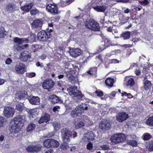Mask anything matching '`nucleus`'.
I'll use <instances>...</instances> for the list:
<instances>
[{
  "instance_id": "f257e3e1",
  "label": "nucleus",
  "mask_w": 153,
  "mask_h": 153,
  "mask_svg": "<svg viewBox=\"0 0 153 153\" xmlns=\"http://www.w3.org/2000/svg\"><path fill=\"white\" fill-rule=\"evenodd\" d=\"M26 120L25 115H19L15 117L9 124L10 133L16 134L18 132L23 126Z\"/></svg>"
},
{
  "instance_id": "f03ea898",
  "label": "nucleus",
  "mask_w": 153,
  "mask_h": 153,
  "mask_svg": "<svg viewBox=\"0 0 153 153\" xmlns=\"http://www.w3.org/2000/svg\"><path fill=\"white\" fill-rule=\"evenodd\" d=\"M126 139V136L123 133H117L112 136L111 138V142L115 144L123 142Z\"/></svg>"
},
{
  "instance_id": "7ed1b4c3",
  "label": "nucleus",
  "mask_w": 153,
  "mask_h": 153,
  "mask_svg": "<svg viewBox=\"0 0 153 153\" xmlns=\"http://www.w3.org/2000/svg\"><path fill=\"white\" fill-rule=\"evenodd\" d=\"M61 132L63 142L65 143L69 142L72 134L69 129L64 128L62 129Z\"/></svg>"
},
{
  "instance_id": "20e7f679",
  "label": "nucleus",
  "mask_w": 153,
  "mask_h": 153,
  "mask_svg": "<svg viewBox=\"0 0 153 153\" xmlns=\"http://www.w3.org/2000/svg\"><path fill=\"white\" fill-rule=\"evenodd\" d=\"M85 25L88 28L95 31H99L100 29L99 24L93 19H90L86 22Z\"/></svg>"
},
{
  "instance_id": "39448f33",
  "label": "nucleus",
  "mask_w": 153,
  "mask_h": 153,
  "mask_svg": "<svg viewBox=\"0 0 153 153\" xmlns=\"http://www.w3.org/2000/svg\"><path fill=\"white\" fill-rule=\"evenodd\" d=\"M84 112V106L82 105H79L73 109L71 113V116L76 117L80 116Z\"/></svg>"
},
{
  "instance_id": "423d86ee",
  "label": "nucleus",
  "mask_w": 153,
  "mask_h": 153,
  "mask_svg": "<svg viewBox=\"0 0 153 153\" xmlns=\"http://www.w3.org/2000/svg\"><path fill=\"white\" fill-rule=\"evenodd\" d=\"M51 36V33L49 32H45L43 30L38 33L37 34V39L40 41H45L47 40Z\"/></svg>"
},
{
  "instance_id": "0eeeda50",
  "label": "nucleus",
  "mask_w": 153,
  "mask_h": 153,
  "mask_svg": "<svg viewBox=\"0 0 153 153\" xmlns=\"http://www.w3.org/2000/svg\"><path fill=\"white\" fill-rule=\"evenodd\" d=\"M69 94L73 97H82L83 95L81 94V92L76 87H71L67 89Z\"/></svg>"
},
{
  "instance_id": "6e6552de",
  "label": "nucleus",
  "mask_w": 153,
  "mask_h": 153,
  "mask_svg": "<svg viewBox=\"0 0 153 153\" xmlns=\"http://www.w3.org/2000/svg\"><path fill=\"white\" fill-rule=\"evenodd\" d=\"M26 67L25 65L19 62L15 66V70L17 74H23L26 71Z\"/></svg>"
},
{
  "instance_id": "1a4fd4ad",
  "label": "nucleus",
  "mask_w": 153,
  "mask_h": 153,
  "mask_svg": "<svg viewBox=\"0 0 153 153\" xmlns=\"http://www.w3.org/2000/svg\"><path fill=\"white\" fill-rule=\"evenodd\" d=\"M14 113V110L11 107L8 106L4 108L3 115L7 117H11L13 116Z\"/></svg>"
},
{
  "instance_id": "9d476101",
  "label": "nucleus",
  "mask_w": 153,
  "mask_h": 153,
  "mask_svg": "<svg viewBox=\"0 0 153 153\" xmlns=\"http://www.w3.org/2000/svg\"><path fill=\"white\" fill-rule=\"evenodd\" d=\"M111 125V123L107 120H102L99 124L100 128L104 131L108 129Z\"/></svg>"
},
{
  "instance_id": "9b49d317",
  "label": "nucleus",
  "mask_w": 153,
  "mask_h": 153,
  "mask_svg": "<svg viewBox=\"0 0 153 153\" xmlns=\"http://www.w3.org/2000/svg\"><path fill=\"white\" fill-rule=\"evenodd\" d=\"M42 147L40 145H30L26 148V149L27 152H37L41 150Z\"/></svg>"
},
{
  "instance_id": "f8f14e48",
  "label": "nucleus",
  "mask_w": 153,
  "mask_h": 153,
  "mask_svg": "<svg viewBox=\"0 0 153 153\" xmlns=\"http://www.w3.org/2000/svg\"><path fill=\"white\" fill-rule=\"evenodd\" d=\"M54 84V82L51 79H48L45 80L42 84L43 88L47 90L52 88Z\"/></svg>"
},
{
  "instance_id": "ddd939ff",
  "label": "nucleus",
  "mask_w": 153,
  "mask_h": 153,
  "mask_svg": "<svg viewBox=\"0 0 153 153\" xmlns=\"http://www.w3.org/2000/svg\"><path fill=\"white\" fill-rule=\"evenodd\" d=\"M31 53L27 51H22L20 53V59L23 61H26L31 58Z\"/></svg>"
},
{
  "instance_id": "4468645a",
  "label": "nucleus",
  "mask_w": 153,
  "mask_h": 153,
  "mask_svg": "<svg viewBox=\"0 0 153 153\" xmlns=\"http://www.w3.org/2000/svg\"><path fill=\"white\" fill-rule=\"evenodd\" d=\"M128 117V114L125 112L119 113L116 116L117 120L120 122H123Z\"/></svg>"
},
{
  "instance_id": "2eb2a0df",
  "label": "nucleus",
  "mask_w": 153,
  "mask_h": 153,
  "mask_svg": "<svg viewBox=\"0 0 153 153\" xmlns=\"http://www.w3.org/2000/svg\"><path fill=\"white\" fill-rule=\"evenodd\" d=\"M48 12L52 13L57 14L58 13L57 8L55 4H49L46 6Z\"/></svg>"
},
{
  "instance_id": "dca6fc26",
  "label": "nucleus",
  "mask_w": 153,
  "mask_h": 153,
  "mask_svg": "<svg viewBox=\"0 0 153 153\" xmlns=\"http://www.w3.org/2000/svg\"><path fill=\"white\" fill-rule=\"evenodd\" d=\"M16 97L20 100L25 99L27 98L28 95L27 91H22L18 92L16 94Z\"/></svg>"
},
{
  "instance_id": "f3484780",
  "label": "nucleus",
  "mask_w": 153,
  "mask_h": 153,
  "mask_svg": "<svg viewBox=\"0 0 153 153\" xmlns=\"http://www.w3.org/2000/svg\"><path fill=\"white\" fill-rule=\"evenodd\" d=\"M28 100L31 104L39 105L40 104V99L38 97L32 96L29 98Z\"/></svg>"
},
{
  "instance_id": "a211bd4d",
  "label": "nucleus",
  "mask_w": 153,
  "mask_h": 153,
  "mask_svg": "<svg viewBox=\"0 0 153 153\" xmlns=\"http://www.w3.org/2000/svg\"><path fill=\"white\" fill-rule=\"evenodd\" d=\"M17 43V44L14 45L13 47L14 51H22V50L25 49L28 46V45L27 44H25L23 45L21 43Z\"/></svg>"
},
{
  "instance_id": "6ab92c4d",
  "label": "nucleus",
  "mask_w": 153,
  "mask_h": 153,
  "mask_svg": "<svg viewBox=\"0 0 153 153\" xmlns=\"http://www.w3.org/2000/svg\"><path fill=\"white\" fill-rule=\"evenodd\" d=\"M81 50L78 48L73 49L70 50V53L71 56L74 57H76L81 54Z\"/></svg>"
},
{
  "instance_id": "aec40b11",
  "label": "nucleus",
  "mask_w": 153,
  "mask_h": 153,
  "mask_svg": "<svg viewBox=\"0 0 153 153\" xmlns=\"http://www.w3.org/2000/svg\"><path fill=\"white\" fill-rule=\"evenodd\" d=\"M13 41L15 43H20L22 45L23 43H28L29 41V40L26 38H19L16 37L13 39Z\"/></svg>"
},
{
  "instance_id": "412c9836",
  "label": "nucleus",
  "mask_w": 153,
  "mask_h": 153,
  "mask_svg": "<svg viewBox=\"0 0 153 153\" xmlns=\"http://www.w3.org/2000/svg\"><path fill=\"white\" fill-rule=\"evenodd\" d=\"M50 115L47 114H45L44 115L42 116L39 121L40 124L43 123H46L48 122L50 120Z\"/></svg>"
},
{
  "instance_id": "4be33fe9",
  "label": "nucleus",
  "mask_w": 153,
  "mask_h": 153,
  "mask_svg": "<svg viewBox=\"0 0 153 153\" xmlns=\"http://www.w3.org/2000/svg\"><path fill=\"white\" fill-rule=\"evenodd\" d=\"M111 42L108 39H106L105 42L102 41L101 42L102 45L100 46L101 49V51H102L105 49L106 48L109 46L110 45H112L111 44Z\"/></svg>"
},
{
  "instance_id": "5701e85b",
  "label": "nucleus",
  "mask_w": 153,
  "mask_h": 153,
  "mask_svg": "<svg viewBox=\"0 0 153 153\" xmlns=\"http://www.w3.org/2000/svg\"><path fill=\"white\" fill-rule=\"evenodd\" d=\"M49 100L52 103H55L58 102H62V101L55 95H52L50 96Z\"/></svg>"
},
{
  "instance_id": "b1692460",
  "label": "nucleus",
  "mask_w": 153,
  "mask_h": 153,
  "mask_svg": "<svg viewBox=\"0 0 153 153\" xmlns=\"http://www.w3.org/2000/svg\"><path fill=\"white\" fill-rule=\"evenodd\" d=\"M32 25L33 27H36L39 30L41 28L42 25V22L39 19L35 20L33 22Z\"/></svg>"
},
{
  "instance_id": "393cba45",
  "label": "nucleus",
  "mask_w": 153,
  "mask_h": 153,
  "mask_svg": "<svg viewBox=\"0 0 153 153\" xmlns=\"http://www.w3.org/2000/svg\"><path fill=\"white\" fill-rule=\"evenodd\" d=\"M33 6V4L30 2L22 6L21 8L23 11L28 12Z\"/></svg>"
},
{
  "instance_id": "a878e982",
  "label": "nucleus",
  "mask_w": 153,
  "mask_h": 153,
  "mask_svg": "<svg viewBox=\"0 0 153 153\" xmlns=\"http://www.w3.org/2000/svg\"><path fill=\"white\" fill-rule=\"evenodd\" d=\"M143 88L145 91H147L151 88L152 84L150 81L145 80L143 82Z\"/></svg>"
},
{
  "instance_id": "bb28decb",
  "label": "nucleus",
  "mask_w": 153,
  "mask_h": 153,
  "mask_svg": "<svg viewBox=\"0 0 153 153\" xmlns=\"http://www.w3.org/2000/svg\"><path fill=\"white\" fill-rule=\"evenodd\" d=\"M16 6L13 3L8 4L6 6L7 11L9 13H12L14 11Z\"/></svg>"
},
{
  "instance_id": "cd10ccee",
  "label": "nucleus",
  "mask_w": 153,
  "mask_h": 153,
  "mask_svg": "<svg viewBox=\"0 0 153 153\" xmlns=\"http://www.w3.org/2000/svg\"><path fill=\"white\" fill-rule=\"evenodd\" d=\"M114 82V79L109 78H108L105 81V83L106 85L107 86H110V87H112Z\"/></svg>"
},
{
  "instance_id": "c85d7f7f",
  "label": "nucleus",
  "mask_w": 153,
  "mask_h": 153,
  "mask_svg": "<svg viewBox=\"0 0 153 153\" xmlns=\"http://www.w3.org/2000/svg\"><path fill=\"white\" fill-rule=\"evenodd\" d=\"M51 148L57 147L59 145V143L56 140L51 139Z\"/></svg>"
},
{
  "instance_id": "c756f323",
  "label": "nucleus",
  "mask_w": 153,
  "mask_h": 153,
  "mask_svg": "<svg viewBox=\"0 0 153 153\" xmlns=\"http://www.w3.org/2000/svg\"><path fill=\"white\" fill-rule=\"evenodd\" d=\"M94 9L98 12H104L106 9V7L105 6H97L95 7Z\"/></svg>"
},
{
  "instance_id": "7c9ffc66",
  "label": "nucleus",
  "mask_w": 153,
  "mask_h": 153,
  "mask_svg": "<svg viewBox=\"0 0 153 153\" xmlns=\"http://www.w3.org/2000/svg\"><path fill=\"white\" fill-rule=\"evenodd\" d=\"M66 77L68 79V80L70 81L71 83H74V81L73 79L74 77L69 72H67L65 75Z\"/></svg>"
},
{
  "instance_id": "2f4dec72",
  "label": "nucleus",
  "mask_w": 153,
  "mask_h": 153,
  "mask_svg": "<svg viewBox=\"0 0 153 153\" xmlns=\"http://www.w3.org/2000/svg\"><path fill=\"white\" fill-rule=\"evenodd\" d=\"M135 84V82L134 79L132 78H131L128 80L126 85L127 86H130V87H132Z\"/></svg>"
},
{
  "instance_id": "473e14b6",
  "label": "nucleus",
  "mask_w": 153,
  "mask_h": 153,
  "mask_svg": "<svg viewBox=\"0 0 153 153\" xmlns=\"http://www.w3.org/2000/svg\"><path fill=\"white\" fill-rule=\"evenodd\" d=\"M130 36V33L128 31L125 32L121 34L120 37H123L124 39H128Z\"/></svg>"
},
{
  "instance_id": "72a5a7b5",
  "label": "nucleus",
  "mask_w": 153,
  "mask_h": 153,
  "mask_svg": "<svg viewBox=\"0 0 153 153\" xmlns=\"http://www.w3.org/2000/svg\"><path fill=\"white\" fill-rule=\"evenodd\" d=\"M87 134L88 135L89 140L90 142L92 141L95 140V135L92 132H88Z\"/></svg>"
},
{
  "instance_id": "f704fd0d",
  "label": "nucleus",
  "mask_w": 153,
  "mask_h": 153,
  "mask_svg": "<svg viewBox=\"0 0 153 153\" xmlns=\"http://www.w3.org/2000/svg\"><path fill=\"white\" fill-rule=\"evenodd\" d=\"M81 141L82 143L87 142V141H88L89 142H90L87 133H86L84 134V136L81 139Z\"/></svg>"
},
{
  "instance_id": "c9c22d12",
  "label": "nucleus",
  "mask_w": 153,
  "mask_h": 153,
  "mask_svg": "<svg viewBox=\"0 0 153 153\" xmlns=\"http://www.w3.org/2000/svg\"><path fill=\"white\" fill-rule=\"evenodd\" d=\"M146 123L151 126H153V117H151L146 120Z\"/></svg>"
},
{
  "instance_id": "e433bc0d",
  "label": "nucleus",
  "mask_w": 153,
  "mask_h": 153,
  "mask_svg": "<svg viewBox=\"0 0 153 153\" xmlns=\"http://www.w3.org/2000/svg\"><path fill=\"white\" fill-rule=\"evenodd\" d=\"M35 127V125L33 123H31L28 125L27 130L28 131H30L33 130Z\"/></svg>"
},
{
  "instance_id": "4c0bfd02",
  "label": "nucleus",
  "mask_w": 153,
  "mask_h": 153,
  "mask_svg": "<svg viewBox=\"0 0 153 153\" xmlns=\"http://www.w3.org/2000/svg\"><path fill=\"white\" fill-rule=\"evenodd\" d=\"M51 139H48L45 140L44 142V145L45 147L49 148L51 146Z\"/></svg>"
},
{
  "instance_id": "58836bf2",
  "label": "nucleus",
  "mask_w": 153,
  "mask_h": 153,
  "mask_svg": "<svg viewBox=\"0 0 153 153\" xmlns=\"http://www.w3.org/2000/svg\"><path fill=\"white\" fill-rule=\"evenodd\" d=\"M53 126L54 127V130L55 131H57L59 130L60 127V125L57 122H53Z\"/></svg>"
},
{
  "instance_id": "ea45409f",
  "label": "nucleus",
  "mask_w": 153,
  "mask_h": 153,
  "mask_svg": "<svg viewBox=\"0 0 153 153\" xmlns=\"http://www.w3.org/2000/svg\"><path fill=\"white\" fill-rule=\"evenodd\" d=\"M5 31L4 28L1 27H0V37L2 38L4 37L6 35V34L5 33Z\"/></svg>"
},
{
  "instance_id": "a19ab883",
  "label": "nucleus",
  "mask_w": 153,
  "mask_h": 153,
  "mask_svg": "<svg viewBox=\"0 0 153 153\" xmlns=\"http://www.w3.org/2000/svg\"><path fill=\"white\" fill-rule=\"evenodd\" d=\"M85 125L84 123L82 121L77 122L75 124V127L76 129H78L84 126Z\"/></svg>"
},
{
  "instance_id": "79ce46f5",
  "label": "nucleus",
  "mask_w": 153,
  "mask_h": 153,
  "mask_svg": "<svg viewBox=\"0 0 153 153\" xmlns=\"http://www.w3.org/2000/svg\"><path fill=\"white\" fill-rule=\"evenodd\" d=\"M143 139L145 140H148L152 137V136L148 133H146L143 135Z\"/></svg>"
},
{
  "instance_id": "37998d69",
  "label": "nucleus",
  "mask_w": 153,
  "mask_h": 153,
  "mask_svg": "<svg viewBox=\"0 0 153 153\" xmlns=\"http://www.w3.org/2000/svg\"><path fill=\"white\" fill-rule=\"evenodd\" d=\"M38 13V10L36 8H33L30 11V13L32 15L37 14Z\"/></svg>"
},
{
  "instance_id": "c03bdc74",
  "label": "nucleus",
  "mask_w": 153,
  "mask_h": 153,
  "mask_svg": "<svg viewBox=\"0 0 153 153\" xmlns=\"http://www.w3.org/2000/svg\"><path fill=\"white\" fill-rule=\"evenodd\" d=\"M127 143L132 146H136L137 144L136 141L134 140H128Z\"/></svg>"
},
{
  "instance_id": "a18cd8bd",
  "label": "nucleus",
  "mask_w": 153,
  "mask_h": 153,
  "mask_svg": "<svg viewBox=\"0 0 153 153\" xmlns=\"http://www.w3.org/2000/svg\"><path fill=\"white\" fill-rule=\"evenodd\" d=\"M93 148V146L91 142H89V143L87 145V149L89 150H91Z\"/></svg>"
},
{
  "instance_id": "49530a36",
  "label": "nucleus",
  "mask_w": 153,
  "mask_h": 153,
  "mask_svg": "<svg viewBox=\"0 0 153 153\" xmlns=\"http://www.w3.org/2000/svg\"><path fill=\"white\" fill-rule=\"evenodd\" d=\"M122 96H125L128 97V98H132L133 96L130 94H127L126 92H124L121 93Z\"/></svg>"
},
{
  "instance_id": "de8ad7c7",
  "label": "nucleus",
  "mask_w": 153,
  "mask_h": 153,
  "mask_svg": "<svg viewBox=\"0 0 153 153\" xmlns=\"http://www.w3.org/2000/svg\"><path fill=\"white\" fill-rule=\"evenodd\" d=\"M16 109L17 111H21L23 109V107L22 106V105L19 104H18L16 105Z\"/></svg>"
},
{
  "instance_id": "09e8293b",
  "label": "nucleus",
  "mask_w": 153,
  "mask_h": 153,
  "mask_svg": "<svg viewBox=\"0 0 153 153\" xmlns=\"http://www.w3.org/2000/svg\"><path fill=\"white\" fill-rule=\"evenodd\" d=\"M65 82H63L62 81H59L57 82V84L58 86L60 87H62L65 85Z\"/></svg>"
},
{
  "instance_id": "8fccbe9b",
  "label": "nucleus",
  "mask_w": 153,
  "mask_h": 153,
  "mask_svg": "<svg viewBox=\"0 0 153 153\" xmlns=\"http://www.w3.org/2000/svg\"><path fill=\"white\" fill-rule=\"evenodd\" d=\"M4 120L3 117H0V128L2 127L4 125Z\"/></svg>"
},
{
  "instance_id": "3c124183",
  "label": "nucleus",
  "mask_w": 153,
  "mask_h": 153,
  "mask_svg": "<svg viewBox=\"0 0 153 153\" xmlns=\"http://www.w3.org/2000/svg\"><path fill=\"white\" fill-rule=\"evenodd\" d=\"M117 92L113 91L111 94H108V96L110 98H112L114 97L115 96Z\"/></svg>"
},
{
  "instance_id": "603ef678",
  "label": "nucleus",
  "mask_w": 153,
  "mask_h": 153,
  "mask_svg": "<svg viewBox=\"0 0 153 153\" xmlns=\"http://www.w3.org/2000/svg\"><path fill=\"white\" fill-rule=\"evenodd\" d=\"M74 0H66L65 2V4L64 5H63V7L65 6L66 5H69L72 2L74 1Z\"/></svg>"
},
{
  "instance_id": "864d4df0",
  "label": "nucleus",
  "mask_w": 153,
  "mask_h": 153,
  "mask_svg": "<svg viewBox=\"0 0 153 153\" xmlns=\"http://www.w3.org/2000/svg\"><path fill=\"white\" fill-rule=\"evenodd\" d=\"M72 66V65H71L69 62H67L66 63L65 67L66 68L68 69H70L71 68V67Z\"/></svg>"
},
{
  "instance_id": "5fc2aeb1",
  "label": "nucleus",
  "mask_w": 153,
  "mask_h": 153,
  "mask_svg": "<svg viewBox=\"0 0 153 153\" xmlns=\"http://www.w3.org/2000/svg\"><path fill=\"white\" fill-rule=\"evenodd\" d=\"M68 147V145L65 143L62 144L61 145L60 147L61 149L65 150L67 149Z\"/></svg>"
},
{
  "instance_id": "6e6d98bb",
  "label": "nucleus",
  "mask_w": 153,
  "mask_h": 153,
  "mask_svg": "<svg viewBox=\"0 0 153 153\" xmlns=\"http://www.w3.org/2000/svg\"><path fill=\"white\" fill-rule=\"evenodd\" d=\"M60 109V107L59 106H55L53 108V111L54 112H56V111H58Z\"/></svg>"
},
{
  "instance_id": "4d7b16f0",
  "label": "nucleus",
  "mask_w": 153,
  "mask_h": 153,
  "mask_svg": "<svg viewBox=\"0 0 153 153\" xmlns=\"http://www.w3.org/2000/svg\"><path fill=\"white\" fill-rule=\"evenodd\" d=\"M11 88H12V87H10L7 88V89L6 90V92H5L4 93H3V95L4 97H7V91H8L9 90V89Z\"/></svg>"
},
{
  "instance_id": "13d9d810",
  "label": "nucleus",
  "mask_w": 153,
  "mask_h": 153,
  "mask_svg": "<svg viewBox=\"0 0 153 153\" xmlns=\"http://www.w3.org/2000/svg\"><path fill=\"white\" fill-rule=\"evenodd\" d=\"M140 2L142 5H147L149 3L147 0H145L143 1H140Z\"/></svg>"
},
{
  "instance_id": "bf43d9fd",
  "label": "nucleus",
  "mask_w": 153,
  "mask_h": 153,
  "mask_svg": "<svg viewBox=\"0 0 153 153\" xmlns=\"http://www.w3.org/2000/svg\"><path fill=\"white\" fill-rule=\"evenodd\" d=\"M135 73L137 75H139L141 73V70L140 69H136L135 71Z\"/></svg>"
},
{
  "instance_id": "052dcab7",
  "label": "nucleus",
  "mask_w": 153,
  "mask_h": 153,
  "mask_svg": "<svg viewBox=\"0 0 153 153\" xmlns=\"http://www.w3.org/2000/svg\"><path fill=\"white\" fill-rule=\"evenodd\" d=\"M36 75V74L34 73H31L28 74V76L30 77H34Z\"/></svg>"
},
{
  "instance_id": "680f3d73",
  "label": "nucleus",
  "mask_w": 153,
  "mask_h": 153,
  "mask_svg": "<svg viewBox=\"0 0 153 153\" xmlns=\"http://www.w3.org/2000/svg\"><path fill=\"white\" fill-rule=\"evenodd\" d=\"M12 61L11 59L10 58H8L6 60L5 63L7 65H9L11 63Z\"/></svg>"
},
{
  "instance_id": "e2e57ef3",
  "label": "nucleus",
  "mask_w": 153,
  "mask_h": 153,
  "mask_svg": "<svg viewBox=\"0 0 153 153\" xmlns=\"http://www.w3.org/2000/svg\"><path fill=\"white\" fill-rule=\"evenodd\" d=\"M96 93L98 96H102L103 95V93L102 91H96Z\"/></svg>"
},
{
  "instance_id": "0e129e2a",
  "label": "nucleus",
  "mask_w": 153,
  "mask_h": 153,
  "mask_svg": "<svg viewBox=\"0 0 153 153\" xmlns=\"http://www.w3.org/2000/svg\"><path fill=\"white\" fill-rule=\"evenodd\" d=\"M101 148L105 150H107L109 149V147L108 146L105 145H102L101 146Z\"/></svg>"
},
{
  "instance_id": "69168bd1",
  "label": "nucleus",
  "mask_w": 153,
  "mask_h": 153,
  "mask_svg": "<svg viewBox=\"0 0 153 153\" xmlns=\"http://www.w3.org/2000/svg\"><path fill=\"white\" fill-rule=\"evenodd\" d=\"M149 147L153 150V141H152L150 142L149 144Z\"/></svg>"
},
{
  "instance_id": "338daca9",
  "label": "nucleus",
  "mask_w": 153,
  "mask_h": 153,
  "mask_svg": "<svg viewBox=\"0 0 153 153\" xmlns=\"http://www.w3.org/2000/svg\"><path fill=\"white\" fill-rule=\"evenodd\" d=\"M111 62L113 63H119V62L118 60L116 59H112Z\"/></svg>"
},
{
  "instance_id": "774afa93",
  "label": "nucleus",
  "mask_w": 153,
  "mask_h": 153,
  "mask_svg": "<svg viewBox=\"0 0 153 153\" xmlns=\"http://www.w3.org/2000/svg\"><path fill=\"white\" fill-rule=\"evenodd\" d=\"M36 65L37 67H39L41 68H42L43 67V66L39 62H37L36 63Z\"/></svg>"
}]
</instances>
